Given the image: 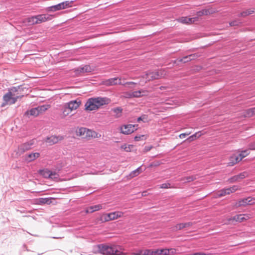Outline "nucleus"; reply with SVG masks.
<instances>
[{
    "instance_id": "obj_59",
    "label": "nucleus",
    "mask_w": 255,
    "mask_h": 255,
    "mask_svg": "<svg viewBox=\"0 0 255 255\" xmlns=\"http://www.w3.org/2000/svg\"><path fill=\"white\" fill-rule=\"evenodd\" d=\"M140 121H142V116L139 117L138 119H137V122H139Z\"/></svg>"
},
{
    "instance_id": "obj_56",
    "label": "nucleus",
    "mask_w": 255,
    "mask_h": 255,
    "mask_svg": "<svg viewBox=\"0 0 255 255\" xmlns=\"http://www.w3.org/2000/svg\"><path fill=\"white\" fill-rule=\"evenodd\" d=\"M152 147L150 146H145V148H144V151L145 152H147L148 151H149L151 149Z\"/></svg>"
},
{
    "instance_id": "obj_33",
    "label": "nucleus",
    "mask_w": 255,
    "mask_h": 255,
    "mask_svg": "<svg viewBox=\"0 0 255 255\" xmlns=\"http://www.w3.org/2000/svg\"><path fill=\"white\" fill-rule=\"evenodd\" d=\"M246 117H251L255 115V107L246 110L244 114Z\"/></svg>"
},
{
    "instance_id": "obj_38",
    "label": "nucleus",
    "mask_w": 255,
    "mask_h": 255,
    "mask_svg": "<svg viewBox=\"0 0 255 255\" xmlns=\"http://www.w3.org/2000/svg\"><path fill=\"white\" fill-rule=\"evenodd\" d=\"M196 178H196V175H192V176L183 177L181 179V181H184V182H190L194 181L196 179Z\"/></svg>"
},
{
    "instance_id": "obj_14",
    "label": "nucleus",
    "mask_w": 255,
    "mask_h": 255,
    "mask_svg": "<svg viewBox=\"0 0 255 255\" xmlns=\"http://www.w3.org/2000/svg\"><path fill=\"white\" fill-rule=\"evenodd\" d=\"M198 20L197 17H181L177 21L183 24H192Z\"/></svg>"
},
{
    "instance_id": "obj_57",
    "label": "nucleus",
    "mask_w": 255,
    "mask_h": 255,
    "mask_svg": "<svg viewBox=\"0 0 255 255\" xmlns=\"http://www.w3.org/2000/svg\"><path fill=\"white\" fill-rule=\"evenodd\" d=\"M250 149L252 150H255V143H253L250 145Z\"/></svg>"
},
{
    "instance_id": "obj_21",
    "label": "nucleus",
    "mask_w": 255,
    "mask_h": 255,
    "mask_svg": "<svg viewBox=\"0 0 255 255\" xmlns=\"http://www.w3.org/2000/svg\"><path fill=\"white\" fill-rule=\"evenodd\" d=\"M215 12V10H214L212 9H202L201 11H199L197 12V15L198 16H201L204 15H209L212 13H213Z\"/></svg>"
},
{
    "instance_id": "obj_27",
    "label": "nucleus",
    "mask_w": 255,
    "mask_h": 255,
    "mask_svg": "<svg viewBox=\"0 0 255 255\" xmlns=\"http://www.w3.org/2000/svg\"><path fill=\"white\" fill-rule=\"evenodd\" d=\"M50 107V106L49 105H44L36 107L37 111L38 112V115L44 113L48 109H49Z\"/></svg>"
},
{
    "instance_id": "obj_7",
    "label": "nucleus",
    "mask_w": 255,
    "mask_h": 255,
    "mask_svg": "<svg viewBox=\"0 0 255 255\" xmlns=\"http://www.w3.org/2000/svg\"><path fill=\"white\" fill-rule=\"evenodd\" d=\"M33 144L34 141L31 140L19 145L17 149L15 150L16 156H20L25 152L31 149Z\"/></svg>"
},
{
    "instance_id": "obj_58",
    "label": "nucleus",
    "mask_w": 255,
    "mask_h": 255,
    "mask_svg": "<svg viewBox=\"0 0 255 255\" xmlns=\"http://www.w3.org/2000/svg\"><path fill=\"white\" fill-rule=\"evenodd\" d=\"M179 137L180 138H184L186 137L185 136V134H184L183 133H181L179 135Z\"/></svg>"
},
{
    "instance_id": "obj_6",
    "label": "nucleus",
    "mask_w": 255,
    "mask_h": 255,
    "mask_svg": "<svg viewBox=\"0 0 255 255\" xmlns=\"http://www.w3.org/2000/svg\"><path fill=\"white\" fill-rule=\"evenodd\" d=\"M147 91L141 89L138 91H130L124 92L121 97L126 99H132L134 98H140L143 96H147Z\"/></svg>"
},
{
    "instance_id": "obj_18",
    "label": "nucleus",
    "mask_w": 255,
    "mask_h": 255,
    "mask_svg": "<svg viewBox=\"0 0 255 255\" xmlns=\"http://www.w3.org/2000/svg\"><path fill=\"white\" fill-rule=\"evenodd\" d=\"M40 154L38 152L31 153L25 155V159L27 162H30L35 160L38 158Z\"/></svg>"
},
{
    "instance_id": "obj_22",
    "label": "nucleus",
    "mask_w": 255,
    "mask_h": 255,
    "mask_svg": "<svg viewBox=\"0 0 255 255\" xmlns=\"http://www.w3.org/2000/svg\"><path fill=\"white\" fill-rule=\"evenodd\" d=\"M46 11L48 12H54L62 10L61 6V4L58 3L56 5H52L46 8Z\"/></svg>"
},
{
    "instance_id": "obj_45",
    "label": "nucleus",
    "mask_w": 255,
    "mask_h": 255,
    "mask_svg": "<svg viewBox=\"0 0 255 255\" xmlns=\"http://www.w3.org/2000/svg\"><path fill=\"white\" fill-rule=\"evenodd\" d=\"M51 175H50V178L53 179L55 181H58L59 175L57 173H56L55 172L51 171Z\"/></svg>"
},
{
    "instance_id": "obj_60",
    "label": "nucleus",
    "mask_w": 255,
    "mask_h": 255,
    "mask_svg": "<svg viewBox=\"0 0 255 255\" xmlns=\"http://www.w3.org/2000/svg\"><path fill=\"white\" fill-rule=\"evenodd\" d=\"M183 133L185 134V136H186L189 135L191 133V132H187V133Z\"/></svg>"
},
{
    "instance_id": "obj_16",
    "label": "nucleus",
    "mask_w": 255,
    "mask_h": 255,
    "mask_svg": "<svg viewBox=\"0 0 255 255\" xmlns=\"http://www.w3.org/2000/svg\"><path fill=\"white\" fill-rule=\"evenodd\" d=\"M71 112L72 111H71L70 110H69L68 108L64 104L61 109L60 116L62 119H65L70 115Z\"/></svg>"
},
{
    "instance_id": "obj_26",
    "label": "nucleus",
    "mask_w": 255,
    "mask_h": 255,
    "mask_svg": "<svg viewBox=\"0 0 255 255\" xmlns=\"http://www.w3.org/2000/svg\"><path fill=\"white\" fill-rule=\"evenodd\" d=\"M255 12V8L248 9H247V10L241 12L239 14V16L245 17L248 15H250L254 13Z\"/></svg>"
},
{
    "instance_id": "obj_12",
    "label": "nucleus",
    "mask_w": 255,
    "mask_h": 255,
    "mask_svg": "<svg viewBox=\"0 0 255 255\" xmlns=\"http://www.w3.org/2000/svg\"><path fill=\"white\" fill-rule=\"evenodd\" d=\"M54 16L49 14H39L35 15L36 23L39 24L51 20Z\"/></svg>"
},
{
    "instance_id": "obj_11",
    "label": "nucleus",
    "mask_w": 255,
    "mask_h": 255,
    "mask_svg": "<svg viewBox=\"0 0 255 255\" xmlns=\"http://www.w3.org/2000/svg\"><path fill=\"white\" fill-rule=\"evenodd\" d=\"M63 139L64 137L62 135H53L49 137H47L45 139V142L51 145L59 142Z\"/></svg>"
},
{
    "instance_id": "obj_9",
    "label": "nucleus",
    "mask_w": 255,
    "mask_h": 255,
    "mask_svg": "<svg viewBox=\"0 0 255 255\" xmlns=\"http://www.w3.org/2000/svg\"><path fill=\"white\" fill-rule=\"evenodd\" d=\"M81 104V101L79 99L72 100L64 104V105L72 112L77 110Z\"/></svg>"
},
{
    "instance_id": "obj_50",
    "label": "nucleus",
    "mask_w": 255,
    "mask_h": 255,
    "mask_svg": "<svg viewBox=\"0 0 255 255\" xmlns=\"http://www.w3.org/2000/svg\"><path fill=\"white\" fill-rule=\"evenodd\" d=\"M137 83L134 82L130 81V82H127L125 83H122V85H123L124 86H126V85H136Z\"/></svg>"
},
{
    "instance_id": "obj_48",
    "label": "nucleus",
    "mask_w": 255,
    "mask_h": 255,
    "mask_svg": "<svg viewBox=\"0 0 255 255\" xmlns=\"http://www.w3.org/2000/svg\"><path fill=\"white\" fill-rule=\"evenodd\" d=\"M240 180L245 178V177L248 176V173L246 172H244L243 173H240L238 175Z\"/></svg>"
},
{
    "instance_id": "obj_40",
    "label": "nucleus",
    "mask_w": 255,
    "mask_h": 255,
    "mask_svg": "<svg viewBox=\"0 0 255 255\" xmlns=\"http://www.w3.org/2000/svg\"><path fill=\"white\" fill-rule=\"evenodd\" d=\"M36 18L35 16H32L30 17H28L25 19V21L29 23L30 25H34L37 24L36 23Z\"/></svg>"
},
{
    "instance_id": "obj_32",
    "label": "nucleus",
    "mask_w": 255,
    "mask_h": 255,
    "mask_svg": "<svg viewBox=\"0 0 255 255\" xmlns=\"http://www.w3.org/2000/svg\"><path fill=\"white\" fill-rule=\"evenodd\" d=\"M236 157H237V155L236 154H233L232 156H231L229 158V162L228 163V165L230 166H232L238 163L239 161H237L236 160Z\"/></svg>"
},
{
    "instance_id": "obj_52",
    "label": "nucleus",
    "mask_w": 255,
    "mask_h": 255,
    "mask_svg": "<svg viewBox=\"0 0 255 255\" xmlns=\"http://www.w3.org/2000/svg\"><path fill=\"white\" fill-rule=\"evenodd\" d=\"M144 137V135H140V136H136L134 137V140L135 141H139L140 140L142 139V138H143Z\"/></svg>"
},
{
    "instance_id": "obj_23",
    "label": "nucleus",
    "mask_w": 255,
    "mask_h": 255,
    "mask_svg": "<svg viewBox=\"0 0 255 255\" xmlns=\"http://www.w3.org/2000/svg\"><path fill=\"white\" fill-rule=\"evenodd\" d=\"M102 209V205L101 204L96 205L94 206H91L87 208L86 210L87 213H93L95 211H99Z\"/></svg>"
},
{
    "instance_id": "obj_41",
    "label": "nucleus",
    "mask_w": 255,
    "mask_h": 255,
    "mask_svg": "<svg viewBox=\"0 0 255 255\" xmlns=\"http://www.w3.org/2000/svg\"><path fill=\"white\" fill-rule=\"evenodd\" d=\"M100 220L102 222H108L111 221L109 213L103 214L100 217Z\"/></svg>"
},
{
    "instance_id": "obj_42",
    "label": "nucleus",
    "mask_w": 255,
    "mask_h": 255,
    "mask_svg": "<svg viewBox=\"0 0 255 255\" xmlns=\"http://www.w3.org/2000/svg\"><path fill=\"white\" fill-rule=\"evenodd\" d=\"M143 255H155V250L146 249L143 251Z\"/></svg>"
},
{
    "instance_id": "obj_54",
    "label": "nucleus",
    "mask_w": 255,
    "mask_h": 255,
    "mask_svg": "<svg viewBox=\"0 0 255 255\" xmlns=\"http://www.w3.org/2000/svg\"><path fill=\"white\" fill-rule=\"evenodd\" d=\"M159 164H160V163L158 162H157L156 163L153 162V163H151L149 165V167L157 166L159 165Z\"/></svg>"
},
{
    "instance_id": "obj_46",
    "label": "nucleus",
    "mask_w": 255,
    "mask_h": 255,
    "mask_svg": "<svg viewBox=\"0 0 255 255\" xmlns=\"http://www.w3.org/2000/svg\"><path fill=\"white\" fill-rule=\"evenodd\" d=\"M229 181L230 183H233V182H239L240 180L239 177L237 175L234 176L232 177V178H231L229 180Z\"/></svg>"
},
{
    "instance_id": "obj_55",
    "label": "nucleus",
    "mask_w": 255,
    "mask_h": 255,
    "mask_svg": "<svg viewBox=\"0 0 255 255\" xmlns=\"http://www.w3.org/2000/svg\"><path fill=\"white\" fill-rule=\"evenodd\" d=\"M147 116L146 115L142 116V121L144 122H146L147 121Z\"/></svg>"
},
{
    "instance_id": "obj_5",
    "label": "nucleus",
    "mask_w": 255,
    "mask_h": 255,
    "mask_svg": "<svg viewBox=\"0 0 255 255\" xmlns=\"http://www.w3.org/2000/svg\"><path fill=\"white\" fill-rule=\"evenodd\" d=\"M100 252L103 255H127L128 253L118 250L116 246L110 247L107 245L99 246Z\"/></svg>"
},
{
    "instance_id": "obj_17",
    "label": "nucleus",
    "mask_w": 255,
    "mask_h": 255,
    "mask_svg": "<svg viewBox=\"0 0 255 255\" xmlns=\"http://www.w3.org/2000/svg\"><path fill=\"white\" fill-rule=\"evenodd\" d=\"M192 225V223L191 222L177 224L173 227V230L175 231L180 230L184 228L190 227Z\"/></svg>"
},
{
    "instance_id": "obj_47",
    "label": "nucleus",
    "mask_w": 255,
    "mask_h": 255,
    "mask_svg": "<svg viewBox=\"0 0 255 255\" xmlns=\"http://www.w3.org/2000/svg\"><path fill=\"white\" fill-rule=\"evenodd\" d=\"M160 188L167 189L171 188V184L168 183H165L161 184L160 186Z\"/></svg>"
},
{
    "instance_id": "obj_39",
    "label": "nucleus",
    "mask_w": 255,
    "mask_h": 255,
    "mask_svg": "<svg viewBox=\"0 0 255 255\" xmlns=\"http://www.w3.org/2000/svg\"><path fill=\"white\" fill-rule=\"evenodd\" d=\"M225 189H226L227 194L228 195H229L231 193H233V192H235L236 191H237L239 189V187L236 185H234L231 187Z\"/></svg>"
},
{
    "instance_id": "obj_36",
    "label": "nucleus",
    "mask_w": 255,
    "mask_h": 255,
    "mask_svg": "<svg viewBox=\"0 0 255 255\" xmlns=\"http://www.w3.org/2000/svg\"><path fill=\"white\" fill-rule=\"evenodd\" d=\"M120 148L125 151L130 152L133 148V145L131 144H124L121 145Z\"/></svg>"
},
{
    "instance_id": "obj_20",
    "label": "nucleus",
    "mask_w": 255,
    "mask_h": 255,
    "mask_svg": "<svg viewBox=\"0 0 255 255\" xmlns=\"http://www.w3.org/2000/svg\"><path fill=\"white\" fill-rule=\"evenodd\" d=\"M110 218L111 220H114L124 216V213L121 211H116L109 213Z\"/></svg>"
},
{
    "instance_id": "obj_10",
    "label": "nucleus",
    "mask_w": 255,
    "mask_h": 255,
    "mask_svg": "<svg viewBox=\"0 0 255 255\" xmlns=\"http://www.w3.org/2000/svg\"><path fill=\"white\" fill-rule=\"evenodd\" d=\"M122 78L121 77L112 78L103 81V84L106 86L122 85Z\"/></svg>"
},
{
    "instance_id": "obj_2",
    "label": "nucleus",
    "mask_w": 255,
    "mask_h": 255,
    "mask_svg": "<svg viewBox=\"0 0 255 255\" xmlns=\"http://www.w3.org/2000/svg\"><path fill=\"white\" fill-rule=\"evenodd\" d=\"M166 76L167 72L165 70L163 69L154 71H149L146 72L144 75L140 77L141 80L139 82V84L142 85L154 80L165 78Z\"/></svg>"
},
{
    "instance_id": "obj_30",
    "label": "nucleus",
    "mask_w": 255,
    "mask_h": 255,
    "mask_svg": "<svg viewBox=\"0 0 255 255\" xmlns=\"http://www.w3.org/2000/svg\"><path fill=\"white\" fill-rule=\"evenodd\" d=\"M73 2V1L66 0L60 3L61 4L62 9H64L67 8L71 7L72 6Z\"/></svg>"
},
{
    "instance_id": "obj_31",
    "label": "nucleus",
    "mask_w": 255,
    "mask_h": 255,
    "mask_svg": "<svg viewBox=\"0 0 255 255\" xmlns=\"http://www.w3.org/2000/svg\"><path fill=\"white\" fill-rule=\"evenodd\" d=\"M202 135V134L201 133V131H198L189 136L186 140L191 142L199 138Z\"/></svg>"
},
{
    "instance_id": "obj_43",
    "label": "nucleus",
    "mask_w": 255,
    "mask_h": 255,
    "mask_svg": "<svg viewBox=\"0 0 255 255\" xmlns=\"http://www.w3.org/2000/svg\"><path fill=\"white\" fill-rule=\"evenodd\" d=\"M226 195H228L227 194L226 191L225 189H223L220 191H219L217 194V197H221L224 196H225Z\"/></svg>"
},
{
    "instance_id": "obj_44",
    "label": "nucleus",
    "mask_w": 255,
    "mask_h": 255,
    "mask_svg": "<svg viewBox=\"0 0 255 255\" xmlns=\"http://www.w3.org/2000/svg\"><path fill=\"white\" fill-rule=\"evenodd\" d=\"M241 22H240L239 20H234L232 21H231L229 23L230 26H239L241 24Z\"/></svg>"
},
{
    "instance_id": "obj_28",
    "label": "nucleus",
    "mask_w": 255,
    "mask_h": 255,
    "mask_svg": "<svg viewBox=\"0 0 255 255\" xmlns=\"http://www.w3.org/2000/svg\"><path fill=\"white\" fill-rule=\"evenodd\" d=\"M142 172L141 168L140 167L137 168L135 170L132 171L128 176V179H131L134 177L138 176Z\"/></svg>"
},
{
    "instance_id": "obj_24",
    "label": "nucleus",
    "mask_w": 255,
    "mask_h": 255,
    "mask_svg": "<svg viewBox=\"0 0 255 255\" xmlns=\"http://www.w3.org/2000/svg\"><path fill=\"white\" fill-rule=\"evenodd\" d=\"M54 199L53 198H40L37 200L38 203L39 204H50L52 203L51 200Z\"/></svg>"
},
{
    "instance_id": "obj_49",
    "label": "nucleus",
    "mask_w": 255,
    "mask_h": 255,
    "mask_svg": "<svg viewBox=\"0 0 255 255\" xmlns=\"http://www.w3.org/2000/svg\"><path fill=\"white\" fill-rule=\"evenodd\" d=\"M143 251L141 250H138L136 252L132 253L131 255H143Z\"/></svg>"
},
{
    "instance_id": "obj_13",
    "label": "nucleus",
    "mask_w": 255,
    "mask_h": 255,
    "mask_svg": "<svg viewBox=\"0 0 255 255\" xmlns=\"http://www.w3.org/2000/svg\"><path fill=\"white\" fill-rule=\"evenodd\" d=\"M135 130V126L133 125H124L121 127V132L125 134H130Z\"/></svg>"
},
{
    "instance_id": "obj_53",
    "label": "nucleus",
    "mask_w": 255,
    "mask_h": 255,
    "mask_svg": "<svg viewBox=\"0 0 255 255\" xmlns=\"http://www.w3.org/2000/svg\"><path fill=\"white\" fill-rule=\"evenodd\" d=\"M122 110L120 108H116L114 110V112L117 114H121Z\"/></svg>"
},
{
    "instance_id": "obj_1",
    "label": "nucleus",
    "mask_w": 255,
    "mask_h": 255,
    "mask_svg": "<svg viewBox=\"0 0 255 255\" xmlns=\"http://www.w3.org/2000/svg\"><path fill=\"white\" fill-rule=\"evenodd\" d=\"M111 100L106 97H98L89 98L85 104V110L87 111L97 110L103 106L109 104Z\"/></svg>"
},
{
    "instance_id": "obj_19",
    "label": "nucleus",
    "mask_w": 255,
    "mask_h": 255,
    "mask_svg": "<svg viewBox=\"0 0 255 255\" xmlns=\"http://www.w3.org/2000/svg\"><path fill=\"white\" fill-rule=\"evenodd\" d=\"M94 70V68L90 65H86L82 67H79L77 71L80 73L91 72Z\"/></svg>"
},
{
    "instance_id": "obj_29",
    "label": "nucleus",
    "mask_w": 255,
    "mask_h": 255,
    "mask_svg": "<svg viewBox=\"0 0 255 255\" xmlns=\"http://www.w3.org/2000/svg\"><path fill=\"white\" fill-rule=\"evenodd\" d=\"M249 154V152L247 150H243L241 152V153L238 155H237V157H236V160L237 161H239L240 162L241 161L243 158L246 157L247 155Z\"/></svg>"
},
{
    "instance_id": "obj_62",
    "label": "nucleus",
    "mask_w": 255,
    "mask_h": 255,
    "mask_svg": "<svg viewBox=\"0 0 255 255\" xmlns=\"http://www.w3.org/2000/svg\"><path fill=\"white\" fill-rule=\"evenodd\" d=\"M145 193V192H143V193H142V196H144V195H145V193Z\"/></svg>"
},
{
    "instance_id": "obj_34",
    "label": "nucleus",
    "mask_w": 255,
    "mask_h": 255,
    "mask_svg": "<svg viewBox=\"0 0 255 255\" xmlns=\"http://www.w3.org/2000/svg\"><path fill=\"white\" fill-rule=\"evenodd\" d=\"M195 57V55H190L189 56H186L183 57L182 58H180V59H178V61L180 62L186 63V62H187L188 61L192 60Z\"/></svg>"
},
{
    "instance_id": "obj_4",
    "label": "nucleus",
    "mask_w": 255,
    "mask_h": 255,
    "mask_svg": "<svg viewBox=\"0 0 255 255\" xmlns=\"http://www.w3.org/2000/svg\"><path fill=\"white\" fill-rule=\"evenodd\" d=\"M75 132L77 136L87 139H90L92 138H98L101 136L96 131L83 127L77 128Z\"/></svg>"
},
{
    "instance_id": "obj_51",
    "label": "nucleus",
    "mask_w": 255,
    "mask_h": 255,
    "mask_svg": "<svg viewBox=\"0 0 255 255\" xmlns=\"http://www.w3.org/2000/svg\"><path fill=\"white\" fill-rule=\"evenodd\" d=\"M169 251L168 255H173L176 254V250L175 249H168Z\"/></svg>"
},
{
    "instance_id": "obj_37",
    "label": "nucleus",
    "mask_w": 255,
    "mask_h": 255,
    "mask_svg": "<svg viewBox=\"0 0 255 255\" xmlns=\"http://www.w3.org/2000/svg\"><path fill=\"white\" fill-rule=\"evenodd\" d=\"M39 173L45 178H50L51 175V171L48 169H44L39 171Z\"/></svg>"
},
{
    "instance_id": "obj_3",
    "label": "nucleus",
    "mask_w": 255,
    "mask_h": 255,
    "mask_svg": "<svg viewBox=\"0 0 255 255\" xmlns=\"http://www.w3.org/2000/svg\"><path fill=\"white\" fill-rule=\"evenodd\" d=\"M20 91L21 89L19 87L10 88L8 92L3 97L4 103L2 104V106L3 107L6 104L11 105L14 104L18 98L22 97L20 95L19 91Z\"/></svg>"
},
{
    "instance_id": "obj_25",
    "label": "nucleus",
    "mask_w": 255,
    "mask_h": 255,
    "mask_svg": "<svg viewBox=\"0 0 255 255\" xmlns=\"http://www.w3.org/2000/svg\"><path fill=\"white\" fill-rule=\"evenodd\" d=\"M25 115L26 116H33L36 117L38 116V112L37 111V108H34L27 111L25 113Z\"/></svg>"
},
{
    "instance_id": "obj_15",
    "label": "nucleus",
    "mask_w": 255,
    "mask_h": 255,
    "mask_svg": "<svg viewBox=\"0 0 255 255\" xmlns=\"http://www.w3.org/2000/svg\"><path fill=\"white\" fill-rule=\"evenodd\" d=\"M255 199L252 197H248L247 198L243 199L239 201V206H245L247 205H252L254 204Z\"/></svg>"
},
{
    "instance_id": "obj_35",
    "label": "nucleus",
    "mask_w": 255,
    "mask_h": 255,
    "mask_svg": "<svg viewBox=\"0 0 255 255\" xmlns=\"http://www.w3.org/2000/svg\"><path fill=\"white\" fill-rule=\"evenodd\" d=\"M155 255H168L169 251L168 249H157L155 250Z\"/></svg>"
},
{
    "instance_id": "obj_61",
    "label": "nucleus",
    "mask_w": 255,
    "mask_h": 255,
    "mask_svg": "<svg viewBox=\"0 0 255 255\" xmlns=\"http://www.w3.org/2000/svg\"><path fill=\"white\" fill-rule=\"evenodd\" d=\"M164 89V87H163V86H161V87H160V90H162V89Z\"/></svg>"
},
{
    "instance_id": "obj_8",
    "label": "nucleus",
    "mask_w": 255,
    "mask_h": 255,
    "mask_svg": "<svg viewBox=\"0 0 255 255\" xmlns=\"http://www.w3.org/2000/svg\"><path fill=\"white\" fill-rule=\"evenodd\" d=\"M250 218H251V217L250 214H244L236 215L233 217L229 218L228 221L229 223H232L234 222L241 223Z\"/></svg>"
}]
</instances>
